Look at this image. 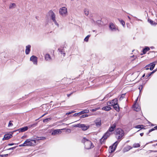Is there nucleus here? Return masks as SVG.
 <instances>
[{"label": "nucleus", "mask_w": 157, "mask_h": 157, "mask_svg": "<svg viewBox=\"0 0 157 157\" xmlns=\"http://www.w3.org/2000/svg\"><path fill=\"white\" fill-rule=\"evenodd\" d=\"M82 142L84 143L85 147L86 149H90L94 147L91 141L85 138H83Z\"/></svg>", "instance_id": "nucleus-2"}, {"label": "nucleus", "mask_w": 157, "mask_h": 157, "mask_svg": "<svg viewBox=\"0 0 157 157\" xmlns=\"http://www.w3.org/2000/svg\"><path fill=\"white\" fill-rule=\"evenodd\" d=\"M78 114L77 113H75L74 115H73V116H77L78 115Z\"/></svg>", "instance_id": "nucleus-50"}, {"label": "nucleus", "mask_w": 157, "mask_h": 157, "mask_svg": "<svg viewBox=\"0 0 157 157\" xmlns=\"http://www.w3.org/2000/svg\"><path fill=\"white\" fill-rule=\"evenodd\" d=\"M30 61H32L34 64L37 65V58L34 56H32L30 58Z\"/></svg>", "instance_id": "nucleus-11"}, {"label": "nucleus", "mask_w": 157, "mask_h": 157, "mask_svg": "<svg viewBox=\"0 0 157 157\" xmlns=\"http://www.w3.org/2000/svg\"><path fill=\"white\" fill-rule=\"evenodd\" d=\"M12 137V135L11 134H5L3 138L2 139L3 140H7L10 138Z\"/></svg>", "instance_id": "nucleus-16"}, {"label": "nucleus", "mask_w": 157, "mask_h": 157, "mask_svg": "<svg viewBox=\"0 0 157 157\" xmlns=\"http://www.w3.org/2000/svg\"><path fill=\"white\" fill-rule=\"evenodd\" d=\"M19 147L26 146L25 142H24V143L23 144L20 145H19Z\"/></svg>", "instance_id": "nucleus-39"}, {"label": "nucleus", "mask_w": 157, "mask_h": 157, "mask_svg": "<svg viewBox=\"0 0 157 157\" xmlns=\"http://www.w3.org/2000/svg\"><path fill=\"white\" fill-rule=\"evenodd\" d=\"M36 125V124H32V125H30L29 126V127H32V126H34V125Z\"/></svg>", "instance_id": "nucleus-45"}, {"label": "nucleus", "mask_w": 157, "mask_h": 157, "mask_svg": "<svg viewBox=\"0 0 157 157\" xmlns=\"http://www.w3.org/2000/svg\"><path fill=\"white\" fill-rule=\"evenodd\" d=\"M59 52H60L61 54H63L64 56H65V53L64 52V50L63 48H60L58 49Z\"/></svg>", "instance_id": "nucleus-22"}, {"label": "nucleus", "mask_w": 157, "mask_h": 157, "mask_svg": "<svg viewBox=\"0 0 157 157\" xmlns=\"http://www.w3.org/2000/svg\"><path fill=\"white\" fill-rule=\"evenodd\" d=\"M155 130V128H152L151 129H150L149 131V133H150V132H151L154 130Z\"/></svg>", "instance_id": "nucleus-40"}, {"label": "nucleus", "mask_w": 157, "mask_h": 157, "mask_svg": "<svg viewBox=\"0 0 157 157\" xmlns=\"http://www.w3.org/2000/svg\"><path fill=\"white\" fill-rule=\"evenodd\" d=\"M113 106V108L116 111H119V106L117 103L114 105Z\"/></svg>", "instance_id": "nucleus-23"}, {"label": "nucleus", "mask_w": 157, "mask_h": 157, "mask_svg": "<svg viewBox=\"0 0 157 157\" xmlns=\"http://www.w3.org/2000/svg\"><path fill=\"white\" fill-rule=\"evenodd\" d=\"M145 67L146 68V70H148L149 69L148 67Z\"/></svg>", "instance_id": "nucleus-55"}, {"label": "nucleus", "mask_w": 157, "mask_h": 157, "mask_svg": "<svg viewBox=\"0 0 157 157\" xmlns=\"http://www.w3.org/2000/svg\"><path fill=\"white\" fill-rule=\"evenodd\" d=\"M74 112H74V111H71V113H74Z\"/></svg>", "instance_id": "nucleus-58"}, {"label": "nucleus", "mask_w": 157, "mask_h": 157, "mask_svg": "<svg viewBox=\"0 0 157 157\" xmlns=\"http://www.w3.org/2000/svg\"><path fill=\"white\" fill-rule=\"evenodd\" d=\"M119 21L121 23V24H122V25H123V26L124 27L125 25V22L123 21L122 20H119Z\"/></svg>", "instance_id": "nucleus-30"}, {"label": "nucleus", "mask_w": 157, "mask_h": 157, "mask_svg": "<svg viewBox=\"0 0 157 157\" xmlns=\"http://www.w3.org/2000/svg\"><path fill=\"white\" fill-rule=\"evenodd\" d=\"M64 129H61L54 130L53 131L52 133V135L53 136H55L57 135L60 134L62 132L61 130Z\"/></svg>", "instance_id": "nucleus-12"}, {"label": "nucleus", "mask_w": 157, "mask_h": 157, "mask_svg": "<svg viewBox=\"0 0 157 157\" xmlns=\"http://www.w3.org/2000/svg\"><path fill=\"white\" fill-rule=\"evenodd\" d=\"M140 146V145L139 143H135L133 145V147H138Z\"/></svg>", "instance_id": "nucleus-27"}, {"label": "nucleus", "mask_w": 157, "mask_h": 157, "mask_svg": "<svg viewBox=\"0 0 157 157\" xmlns=\"http://www.w3.org/2000/svg\"><path fill=\"white\" fill-rule=\"evenodd\" d=\"M140 135L141 136H142L144 135V133H140Z\"/></svg>", "instance_id": "nucleus-51"}, {"label": "nucleus", "mask_w": 157, "mask_h": 157, "mask_svg": "<svg viewBox=\"0 0 157 157\" xmlns=\"http://www.w3.org/2000/svg\"><path fill=\"white\" fill-rule=\"evenodd\" d=\"M109 29L112 31H115L118 29L115 27V25L112 23H110L109 26Z\"/></svg>", "instance_id": "nucleus-14"}, {"label": "nucleus", "mask_w": 157, "mask_h": 157, "mask_svg": "<svg viewBox=\"0 0 157 157\" xmlns=\"http://www.w3.org/2000/svg\"><path fill=\"white\" fill-rule=\"evenodd\" d=\"M102 109L106 111H108L111 109V107L108 105L106 106L103 107Z\"/></svg>", "instance_id": "nucleus-21"}, {"label": "nucleus", "mask_w": 157, "mask_h": 157, "mask_svg": "<svg viewBox=\"0 0 157 157\" xmlns=\"http://www.w3.org/2000/svg\"><path fill=\"white\" fill-rule=\"evenodd\" d=\"M43 138H44V139H45V137H42Z\"/></svg>", "instance_id": "nucleus-62"}, {"label": "nucleus", "mask_w": 157, "mask_h": 157, "mask_svg": "<svg viewBox=\"0 0 157 157\" xmlns=\"http://www.w3.org/2000/svg\"><path fill=\"white\" fill-rule=\"evenodd\" d=\"M26 136H23L21 137V139H24L25 138Z\"/></svg>", "instance_id": "nucleus-53"}, {"label": "nucleus", "mask_w": 157, "mask_h": 157, "mask_svg": "<svg viewBox=\"0 0 157 157\" xmlns=\"http://www.w3.org/2000/svg\"><path fill=\"white\" fill-rule=\"evenodd\" d=\"M48 113H44V114H43V115H42L40 117V118H41V117H43L44 116H45V115H46Z\"/></svg>", "instance_id": "nucleus-43"}, {"label": "nucleus", "mask_w": 157, "mask_h": 157, "mask_svg": "<svg viewBox=\"0 0 157 157\" xmlns=\"http://www.w3.org/2000/svg\"><path fill=\"white\" fill-rule=\"evenodd\" d=\"M151 75V73H150L149 74H148L147 75V76L148 77H149V76H150Z\"/></svg>", "instance_id": "nucleus-46"}, {"label": "nucleus", "mask_w": 157, "mask_h": 157, "mask_svg": "<svg viewBox=\"0 0 157 157\" xmlns=\"http://www.w3.org/2000/svg\"><path fill=\"white\" fill-rule=\"evenodd\" d=\"M28 129V127L27 126L24 127H22V128H19L18 130L19 132H25V131H27Z\"/></svg>", "instance_id": "nucleus-19"}, {"label": "nucleus", "mask_w": 157, "mask_h": 157, "mask_svg": "<svg viewBox=\"0 0 157 157\" xmlns=\"http://www.w3.org/2000/svg\"><path fill=\"white\" fill-rule=\"evenodd\" d=\"M66 131L69 133H70L71 132V130L70 129H67Z\"/></svg>", "instance_id": "nucleus-41"}, {"label": "nucleus", "mask_w": 157, "mask_h": 157, "mask_svg": "<svg viewBox=\"0 0 157 157\" xmlns=\"http://www.w3.org/2000/svg\"><path fill=\"white\" fill-rule=\"evenodd\" d=\"M148 21L149 22L151 25H155V23L153 22V21L151 20L148 19Z\"/></svg>", "instance_id": "nucleus-32"}, {"label": "nucleus", "mask_w": 157, "mask_h": 157, "mask_svg": "<svg viewBox=\"0 0 157 157\" xmlns=\"http://www.w3.org/2000/svg\"><path fill=\"white\" fill-rule=\"evenodd\" d=\"M156 145H157V143Z\"/></svg>", "instance_id": "nucleus-63"}, {"label": "nucleus", "mask_w": 157, "mask_h": 157, "mask_svg": "<svg viewBox=\"0 0 157 157\" xmlns=\"http://www.w3.org/2000/svg\"><path fill=\"white\" fill-rule=\"evenodd\" d=\"M45 59L47 61H49L52 59V58L50 55L48 54H47L45 55Z\"/></svg>", "instance_id": "nucleus-20"}, {"label": "nucleus", "mask_w": 157, "mask_h": 157, "mask_svg": "<svg viewBox=\"0 0 157 157\" xmlns=\"http://www.w3.org/2000/svg\"><path fill=\"white\" fill-rule=\"evenodd\" d=\"M89 10L87 9H85L84 10V13L85 15L87 16L89 14Z\"/></svg>", "instance_id": "nucleus-24"}, {"label": "nucleus", "mask_w": 157, "mask_h": 157, "mask_svg": "<svg viewBox=\"0 0 157 157\" xmlns=\"http://www.w3.org/2000/svg\"><path fill=\"white\" fill-rule=\"evenodd\" d=\"M145 74H144L143 75L142 77H144L145 76Z\"/></svg>", "instance_id": "nucleus-59"}, {"label": "nucleus", "mask_w": 157, "mask_h": 157, "mask_svg": "<svg viewBox=\"0 0 157 157\" xmlns=\"http://www.w3.org/2000/svg\"><path fill=\"white\" fill-rule=\"evenodd\" d=\"M89 112L88 109H85L81 112L82 114L88 113Z\"/></svg>", "instance_id": "nucleus-28"}, {"label": "nucleus", "mask_w": 157, "mask_h": 157, "mask_svg": "<svg viewBox=\"0 0 157 157\" xmlns=\"http://www.w3.org/2000/svg\"><path fill=\"white\" fill-rule=\"evenodd\" d=\"M51 118H47V119L44 120L43 121L44 122H47L49 121V120H51Z\"/></svg>", "instance_id": "nucleus-35"}, {"label": "nucleus", "mask_w": 157, "mask_h": 157, "mask_svg": "<svg viewBox=\"0 0 157 157\" xmlns=\"http://www.w3.org/2000/svg\"><path fill=\"white\" fill-rule=\"evenodd\" d=\"M111 96V95L110 94H108L105 96L104 98V100L106 99H107L109 97Z\"/></svg>", "instance_id": "nucleus-33"}, {"label": "nucleus", "mask_w": 157, "mask_h": 157, "mask_svg": "<svg viewBox=\"0 0 157 157\" xmlns=\"http://www.w3.org/2000/svg\"><path fill=\"white\" fill-rule=\"evenodd\" d=\"M8 155L7 154H6V155H2V157H4V156H7Z\"/></svg>", "instance_id": "nucleus-48"}, {"label": "nucleus", "mask_w": 157, "mask_h": 157, "mask_svg": "<svg viewBox=\"0 0 157 157\" xmlns=\"http://www.w3.org/2000/svg\"><path fill=\"white\" fill-rule=\"evenodd\" d=\"M135 57L134 55H133V56H131V57Z\"/></svg>", "instance_id": "nucleus-60"}, {"label": "nucleus", "mask_w": 157, "mask_h": 157, "mask_svg": "<svg viewBox=\"0 0 157 157\" xmlns=\"http://www.w3.org/2000/svg\"><path fill=\"white\" fill-rule=\"evenodd\" d=\"M25 143L26 146H32L36 144V141L35 140L28 139L26 140Z\"/></svg>", "instance_id": "nucleus-4"}, {"label": "nucleus", "mask_w": 157, "mask_h": 157, "mask_svg": "<svg viewBox=\"0 0 157 157\" xmlns=\"http://www.w3.org/2000/svg\"><path fill=\"white\" fill-rule=\"evenodd\" d=\"M15 148V147H13L8 149V150H13Z\"/></svg>", "instance_id": "nucleus-42"}, {"label": "nucleus", "mask_w": 157, "mask_h": 157, "mask_svg": "<svg viewBox=\"0 0 157 157\" xmlns=\"http://www.w3.org/2000/svg\"><path fill=\"white\" fill-rule=\"evenodd\" d=\"M13 125L12 123H11V121H10L8 124V126L10 127Z\"/></svg>", "instance_id": "nucleus-37"}, {"label": "nucleus", "mask_w": 157, "mask_h": 157, "mask_svg": "<svg viewBox=\"0 0 157 157\" xmlns=\"http://www.w3.org/2000/svg\"><path fill=\"white\" fill-rule=\"evenodd\" d=\"M150 151H153V152H157V151H153L151 150Z\"/></svg>", "instance_id": "nucleus-54"}, {"label": "nucleus", "mask_w": 157, "mask_h": 157, "mask_svg": "<svg viewBox=\"0 0 157 157\" xmlns=\"http://www.w3.org/2000/svg\"><path fill=\"white\" fill-rule=\"evenodd\" d=\"M16 5L14 3H11L10 4L9 6V8L10 9H12L15 7Z\"/></svg>", "instance_id": "nucleus-26"}, {"label": "nucleus", "mask_w": 157, "mask_h": 157, "mask_svg": "<svg viewBox=\"0 0 157 157\" xmlns=\"http://www.w3.org/2000/svg\"><path fill=\"white\" fill-rule=\"evenodd\" d=\"M118 103L117 99H115L112 101L107 102V105L108 106H113L114 105Z\"/></svg>", "instance_id": "nucleus-9"}, {"label": "nucleus", "mask_w": 157, "mask_h": 157, "mask_svg": "<svg viewBox=\"0 0 157 157\" xmlns=\"http://www.w3.org/2000/svg\"><path fill=\"white\" fill-rule=\"evenodd\" d=\"M89 116L88 114H84L81 117V118H83L84 117H88Z\"/></svg>", "instance_id": "nucleus-34"}, {"label": "nucleus", "mask_w": 157, "mask_h": 157, "mask_svg": "<svg viewBox=\"0 0 157 157\" xmlns=\"http://www.w3.org/2000/svg\"><path fill=\"white\" fill-rule=\"evenodd\" d=\"M90 35H87L84 39V41L86 42H88L89 37H90Z\"/></svg>", "instance_id": "nucleus-29"}, {"label": "nucleus", "mask_w": 157, "mask_h": 157, "mask_svg": "<svg viewBox=\"0 0 157 157\" xmlns=\"http://www.w3.org/2000/svg\"><path fill=\"white\" fill-rule=\"evenodd\" d=\"M51 14V19L54 22L55 24L57 26H59V25L56 22L55 18V13L52 11H50L49 12Z\"/></svg>", "instance_id": "nucleus-7"}, {"label": "nucleus", "mask_w": 157, "mask_h": 157, "mask_svg": "<svg viewBox=\"0 0 157 157\" xmlns=\"http://www.w3.org/2000/svg\"><path fill=\"white\" fill-rule=\"evenodd\" d=\"M137 99L135 101V103L133 105V109L136 111H139L140 110V107L138 104L136 103Z\"/></svg>", "instance_id": "nucleus-10"}, {"label": "nucleus", "mask_w": 157, "mask_h": 157, "mask_svg": "<svg viewBox=\"0 0 157 157\" xmlns=\"http://www.w3.org/2000/svg\"><path fill=\"white\" fill-rule=\"evenodd\" d=\"M78 113V115H80L82 114V113H81V112H80L78 113Z\"/></svg>", "instance_id": "nucleus-47"}, {"label": "nucleus", "mask_w": 157, "mask_h": 157, "mask_svg": "<svg viewBox=\"0 0 157 157\" xmlns=\"http://www.w3.org/2000/svg\"><path fill=\"white\" fill-rule=\"evenodd\" d=\"M95 126L97 128H99L101 125L102 122L101 119L98 118L94 121Z\"/></svg>", "instance_id": "nucleus-6"}, {"label": "nucleus", "mask_w": 157, "mask_h": 157, "mask_svg": "<svg viewBox=\"0 0 157 157\" xmlns=\"http://www.w3.org/2000/svg\"><path fill=\"white\" fill-rule=\"evenodd\" d=\"M71 94H68L67 95V96H68V97H69V96L71 95Z\"/></svg>", "instance_id": "nucleus-56"}, {"label": "nucleus", "mask_w": 157, "mask_h": 157, "mask_svg": "<svg viewBox=\"0 0 157 157\" xmlns=\"http://www.w3.org/2000/svg\"><path fill=\"white\" fill-rule=\"evenodd\" d=\"M99 108H95V109H93L91 110V111L92 112L95 111L97 110Z\"/></svg>", "instance_id": "nucleus-38"}, {"label": "nucleus", "mask_w": 157, "mask_h": 157, "mask_svg": "<svg viewBox=\"0 0 157 157\" xmlns=\"http://www.w3.org/2000/svg\"><path fill=\"white\" fill-rule=\"evenodd\" d=\"M155 70H154L153 71H152L151 72V74H152L153 73H154L155 72Z\"/></svg>", "instance_id": "nucleus-52"}, {"label": "nucleus", "mask_w": 157, "mask_h": 157, "mask_svg": "<svg viewBox=\"0 0 157 157\" xmlns=\"http://www.w3.org/2000/svg\"><path fill=\"white\" fill-rule=\"evenodd\" d=\"M116 127V124H114L112 125L109 128L108 131L104 134L100 140V142L102 144L105 140L112 133V132L114 131Z\"/></svg>", "instance_id": "nucleus-1"}, {"label": "nucleus", "mask_w": 157, "mask_h": 157, "mask_svg": "<svg viewBox=\"0 0 157 157\" xmlns=\"http://www.w3.org/2000/svg\"><path fill=\"white\" fill-rule=\"evenodd\" d=\"M31 45H28L26 46V49L25 50V53L26 54H28L30 51Z\"/></svg>", "instance_id": "nucleus-17"}, {"label": "nucleus", "mask_w": 157, "mask_h": 157, "mask_svg": "<svg viewBox=\"0 0 157 157\" xmlns=\"http://www.w3.org/2000/svg\"><path fill=\"white\" fill-rule=\"evenodd\" d=\"M14 144H8V145L9 146H12Z\"/></svg>", "instance_id": "nucleus-49"}, {"label": "nucleus", "mask_w": 157, "mask_h": 157, "mask_svg": "<svg viewBox=\"0 0 157 157\" xmlns=\"http://www.w3.org/2000/svg\"><path fill=\"white\" fill-rule=\"evenodd\" d=\"M75 126L79 128H82V129L83 130H86L89 128V126L88 125H86L85 124H78Z\"/></svg>", "instance_id": "nucleus-8"}, {"label": "nucleus", "mask_w": 157, "mask_h": 157, "mask_svg": "<svg viewBox=\"0 0 157 157\" xmlns=\"http://www.w3.org/2000/svg\"><path fill=\"white\" fill-rule=\"evenodd\" d=\"M128 18L129 19H130V17H129V16H128Z\"/></svg>", "instance_id": "nucleus-61"}, {"label": "nucleus", "mask_w": 157, "mask_h": 157, "mask_svg": "<svg viewBox=\"0 0 157 157\" xmlns=\"http://www.w3.org/2000/svg\"><path fill=\"white\" fill-rule=\"evenodd\" d=\"M71 114V112H68V113H66V115H69L70 114Z\"/></svg>", "instance_id": "nucleus-44"}, {"label": "nucleus", "mask_w": 157, "mask_h": 157, "mask_svg": "<svg viewBox=\"0 0 157 157\" xmlns=\"http://www.w3.org/2000/svg\"><path fill=\"white\" fill-rule=\"evenodd\" d=\"M150 50V48L148 47H146L143 50V54H145L146 52Z\"/></svg>", "instance_id": "nucleus-25"}, {"label": "nucleus", "mask_w": 157, "mask_h": 157, "mask_svg": "<svg viewBox=\"0 0 157 157\" xmlns=\"http://www.w3.org/2000/svg\"><path fill=\"white\" fill-rule=\"evenodd\" d=\"M117 144L118 143L117 142H116L111 147H110V148L111 147V150H110V152L112 153L114 151L116 148V146L117 145Z\"/></svg>", "instance_id": "nucleus-15"}, {"label": "nucleus", "mask_w": 157, "mask_h": 157, "mask_svg": "<svg viewBox=\"0 0 157 157\" xmlns=\"http://www.w3.org/2000/svg\"><path fill=\"white\" fill-rule=\"evenodd\" d=\"M59 13L63 17L66 16L67 14V8L65 7L60 8L59 10Z\"/></svg>", "instance_id": "nucleus-3"}, {"label": "nucleus", "mask_w": 157, "mask_h": 157, "mask_svg": "<svg viewBox=\"0 0 157 157\" xmlns=\"http://www.w3.org/2000/svg\"><path fill=\"white\" fill-rule=\"evenodd\" d=\"M117 136L118 139H121L124 135V132L121 128H118L116 130Z\"/></svg>", "instance_id": "nucleus-5"}, {"label": "nucleus", "mask_w": 157, "mask_h": 157, "mask_svg": "<svg viewBox=\"0 0 157 157\" xmlns=\"http://www.w3.org/2000/svg\"><path fill=\"white\" fill-rule=\"evenodd\" d=\"M156 63L157 62H156L152 63L150 64L147 65L146 66V67H149V66H150V70L152 71L154 69Z\"/></svg>", "instance_id": "nucleus-13"}, {"label": "nucleus", "mask_w": 157, "mask_h": 157, "mask_svg": "<svg viewBox=\"0 0 157 157\" xmlns=\"http://www.w3.org/2000/svg\"><path fill=\"white\" fill-rule=\"evenodd\" d=\"M125 95V94H122L121 95V97H120L119 99L120 100H121V99H123V98H124V97Z\"/></svg>", "instance_id": "nucleus-36"}, {"label": "nucleus", "mask_w": 157, "mask_h": 157, "mask_svg": "<svg viewBox=\"0 0 157 157\" xmlns=\"http://www.w3.org/2000/svg\"><path fill=\"white\" fill-rule=\"evenodd\" d=\"M132 148V147L131 146H128L124 148L123 149V151L124 152L128 151Z\"/></svg>", "instance_id": "nucleus-18"}, {"label": "nucleus", "mask_w": 157, "mask_h": 157, "mask_svg": "<svg viewBox=\"0 0 157 157\" xmlns=\"http://www.w3.org/2000/svg\"><path fill=\"white\" fill-rule=\"evenodd\" d=\"M154 128L155 129H157V126H155L154 127Z\"/></svg>", "instance_id": "nucleus-57"}, {"label": "nucleus", "mask_w": 157, "mask_h": 157, "mask_svg": "<svg viewBox=\"0 0 157 157\" xmlns=\"http://www.w3.org/2000/svg\"><path fill=\"white\" fill-rule=\"evenodd\" d=\"M142 126H143V125H138L136 126L135 127V128H136L142 129L143 128L142 127Z\"/></svg>", "instance_id": "nucleus-31"}]
</instances>
